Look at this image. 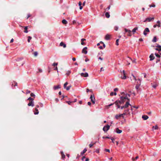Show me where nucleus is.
Segmentation results:
<instances>
[{"instance_id":"nucleus-1","label":"nucleus","mask_w":161,"mask_h":161,"mask_svg":"<svg viewBox=\"0 0 161 161\" xmlns=\"http://www.w3.org/2000/svg\"><path fill=\"white\" fill-rule=\"evenodd\" d=\"M124 30H125V32L128 33V34L127 35L128 36H132L131 31L130 30L127 29L126 28Z\"/></svg>"},{"instance_id":"nucleus-2","label":"nucleus","mask_w":161,"mask_h":161,"mask_svg":"<svg viewBox=\"0 0 161 161\" xmlns=\"http://www.w3.org/2000/svg\"><path fill=\"white\" fill-rule=\"evenodd\" d=\"M125 114H116L115 115V118L118 119L119 118L121 117H122L123 118H124V115H125Z\"/></svg>"},{"instance_id":"nucleus-3","label":"nucleus","mask_w":161,"mask_h":161,"mask_svg":"<svg viewBox=\"0 0 161 161\" xmlns=\"http://www.w3.org/2000/svg\"><path fill=\"white\" fill-rule=\"evenodd\" d=\"M120 99L121 101H123V103H124L125 102V100L126 99H127L128 101H130V99L126 97L121 96L120 97Z\"/></svg>"},{"instance_id":"nucleus-4","label":"nucleus","mask_w":161,"mask_h":161,"mask_svg":"<svg viewBox=\"0 0 161 161\" xmlns=\"http://www.w3.org/2000/svg\"><path fill=\"white\" fill-rule=\"evenodd\" d=\"M154 19V17L152 18H146L145 20L144 21V22H146L147 21V22H150L151 20H153Z\"/></svg>"},{"instance_id":"nucleus-5","label":"nucleus","mask_w":161,"mask_h":161,"mask_svg":"<svg viewBox=\"0 0 161 161\" xmlns=\"http://www.w3.org/2000/svg\"><path fill=\"white\" fill-rule=\"evenodd\" d=\"M110 128V126L107 125L106 126H104L103 128V130L104 131H108Z\"/></svg>"},{"instance_id":"nucleus-6","label":"nucleus","mask_w":161,"mask_h":161,"mask_svg":"<svg viewBox=\"0 0 161 161\" xmlns=\"http://www.w3.org/2000/svg\"><path fill=\"white\" fill-rule=\"evenodd\" d=\"M68 84V83L67 82H65L64 85V88L66 89L67 90H69L70 89V86H68L66 87L67 85Z\"/></svg>"},{"instance_id":"nucleus-7","label":"nucleus","mask_w":161,"mask_h":161,"mask_svg":"<svg viewBox=\"0 0 161 161\" xmlns=\"http://www.w3.org/2000/svg\"><path fill=\"white\" fill-rule=\"evenodd\" d=\"M150 32V31L148 28H146L145 29L144 31L143 32V34L145 36H146L147 35V32Z\"/></svg>"},{"instance_id":"nucleus-8","label":"nucleus","mask_w":161,"mask_h":161,"mask_svg":"<svg viewBox=\"0 0 161 161\" xmlns=\"http://www.w3.org/2000/svg\"><path fill=\"white\" fill-rule=\"evenodd\" d=\"M158 85V84L154 82L153 83H151L152 86L154 88H155Z\"/></svg>"},{"instance_id":"nucleus-9","label":"nucleus","mask_w":161,"mask_h":161,"mask_svg":"<svg viewBox=\"0 0 161 161\" xmlns=\"http://www.w3.org/2000/svg\"><path fill=\"white\" fill-rule=\"evenodd\" d=\"M123 114H125V115H127L128 114L130 115V113L129 112V109H127L124 110V112Z\"/></svg>"},{"instance_id":"nucleus-10","label":"nucleus","mask_w":161,"mask_h":161,"mask_svg":"<svg viewBox=\"0 0 161 161\" xmlns=\"http://www.w3.org/2000/svg\"><path fill=\"white\" fill-rule=\"evenodd\" d=\"M80 75L81 76L84 77H87L88 76V74L87 73H81L80 74Z\"/></svg>"},{"instance_id":"nucleus-11","label":"nucleus","mask_w":161,"mask_h":161,"mask_svg":"<svg viewBox=\"0 0 161 161\" xmlns=\"http://www.w3.org/2000/svg\"><path fill=\"white\" fill-rule=\"evenodd\" d=\"M28 105L29 106H31L33 107L34 106V102L33 101H30L29 103L28 104Z\"/></svg>"},{"instance_id":"nucleus-12","label":"nucleus","mask_w":161,"mask_h":161,"mask_svg":"<svg viewBox=\"0 0 161 161\" xmlns=\"http://www.w3.org/2000/svg\"><path fill=\"white\" fill-rule=\"evenodd\" d=\"M114 104H115V105L118 108H120V106L119 105V103L118 102L117 100L115 101Z\"/></svg>"},{"instance_id":"nucleus-13","label":"nucleus","mask_w":161,"mask_h":161,"mask_svg":"<svg viewBox=\"0 0 161 161\" xmlns=\"http://www.w3.org/2000/svg\"><path fill=\"white\" fill-rule=\"evenodd\" d=\"M129 101H128L126 102L125 104L124 105L125 108H127L129 105L131 106V105L129 103Z\"/></svg>"},{"instance_id":"nucleus-14","label":"nucleus","mask_w":161,"mask_h":161,"mask_svg":"<svg viewBox=\"0 0 161 161\" xmlns=\"http://www.w3.org/2000/svg\"><path fill=\"white\" fill-rule=\"evenodd\" d=\"M123 76H121V78L123 79H125L126 78V74L125 72V71L124 70H123Z\"/></svg>"},{"instance_id":"nucleus-15","label":"nucleus","mask_w":161,"mask_h":161,"mask_svg":"<svg viewBox=\"0 0 161 161\" xmlns=\"http://www.w3.org/2000/svg\"><path fill=\"white\" fill-rule=\"evenodd\" d=\"M61 88L60 86V85H58L57 86H54L53 87V89L54 90H56L57 89L60 88Z\"/></svg>"},{"instance_id":"nucleus-16","label":"nucleus","mask_w":161,"mask_h":161,"mask_svg":"<svg viewBox=\"0 0 161 161\" xmlns=\"http://www.w3.org/2000/svg\"><path fill=\"white\" fill-rule=\"evenodd\" d=\"M60 46L63 47L65 48L66 47V45L64 44L63 42H61L60 43Z\"/></svg>"},{"instance_id":"nucleus-17","label":"nucleus","mask_w":161,"mask_h":161,"mask_svg":"<svg viewBox=\"0 0 161 161\" xmlns=\"http://www.w3.org/2000/svg\"><path fill=\"white\" fill-rule=\"evenodd\" d=\"M149 58H150V60H153L155 57L153 56V54H151Z\"/></svg>"},{"instance_id":"nucleus-18","label":"nucleus","mask_w":161,"mask_h":161,"mask_svg":"<svg viewBox=\"0 0 161 161\" xmlns=\"http://www.w3.org/2000/svg\"><path fill=\"white\" fill-rule=\"evenodd\" d=\"M138 29V27H135L132 30V32H133V34H134L136 32V31Z\"/></svg>"},{"instance_id":"nucleus-19","label":"nucleus","mask_w":161,"mask_h":161,"mask_svg":"<svg viewBox=\"0 0 161 161\" xmlns=\"http://www.w3.org/2000/svg\"><path fill=\"white\" fill-rule=\"evenodd\" d=\"M86 40V39L84 38H82L81 39V44L82 45H84L86 43L84 42V41Z\"/></svg>"},{"instance_id":"nucleus-20","label":"nucleus","mask_w":161,"mask_h":161,"mask_svg":"<svg viewBox=\"0 0 161 161\" xmlns=\"http://www.w3.org/2000/svg\"><path fill=\"white\" fill-rule=\"evenodd\" d=\"M110 36L109 35L107 34L105 37V39L106 40H109L110 39Z\"/></svg>"},{"instance_id":"nucleus-21","label":"nucleus","mask_w":161,"mask_h":161,"mask_svg":"<svg viewBox=\"0 0 161 161\" xmlns=\"http://www.w3.org/2000/svg\"><path fill=\"white\" fill-rule=\"evenodd\" d=\"M142 118L144 120H146L148 118V117L147 115H143L142 116Z\"/></svg>"},{"instance_id":"nucleus-22","label":"nucleus","mask_w":161,"mask_h":161,"mask_svg":"<svg viewBox=\"0 0 161 161\" xmlns=\"http://www.w3.org/2000/svg\"><path fill=\"white\" fill-rule=\"evenodd\" d=\"M90 98L91 99V101H92V103L93 104H95V100H93V96H92V95H91L90 97Z\"/></svg>"},{"instance_id":"nucleus-23","label":"nucleus","mask_w":161,"mask_h":161,"mask_svg":"<svg viewBox=\"0 0 161 161\" xmlns=\"http://www.w3.org/2000/svg\"><path fill=\"white\" fill-rule=\"evenodd\" d=\"M122 132V130H119L118 128H117L116 129V132L117 133H119V134L121 133Z\"/></svg>"},{"instance_id":"nucleus-24","label":"nucleus","mask_w":161,"mask_h":161,"mask_svg":"<svg viewBox=\"0 0 161 161\" xmlns=\"http://www.w3.org/2000/svg\"><path fill=\"white\" fill-rule=\"evenodd\" d=\"M79 5L80 6V9L81 10L83 8V6H81L82 3L80 1L79 2Z\"/></svg>"},{"instance_id":"nucleus-25","label":"nucleus","mask_w":161,"mask_h":161,"mask_svg":"<svg viewBox=\"0 0 161 161\" xmlns=\"http://www.w3.org/2000/svg\"><path fill=\"white\" fill-rule=\"evenodd\" d=\"M87 151V149L86 148H85L82 152H81L80 153V155H83Z\"/></svg>"},{"instance_id":"nucleus-26","label":"nucleus","mask_w":161,"mask_h":161,"mask_svg":"<svg viewBox=\"0 0 161 161\" xmlns=\"http://www.w3.org/2000/svg\"><path fill=\"white\" fill-rule=\"evenodd\" d=\"M62 23L64 25H66L67 23V21L65 19H63L62 20Z\"/></svg>"},{"instance_id":"nucleus-27","label":"nucleus","mask_w":161,"mask_h":161,"mask_svg":"<svg viewBox=\"0 0 161 161\" xmlns=\"http://www.w3.org/2000/svg\"><path fill=\"white\" fill-rule=\"evenodd\" d=\"M61 154L62 156V158L63 159H64L65 157V155L64 154L63 152L62 151L61 152Z\"/></svg>"},{"instance_id":"nucleus-28","label":"nucleus","mask_w":161,"mask_h":161,"mask_svg":"<svg viewBox=\"0 0 161 161\" xmlns=\"http://www.w3.org/2000/svg\"><path fill=\"white\" fill-rule=\"evenodd\" d=\"M137 84H136L135 87L137 90H138L140 86V84H139V83L138 82H137Z\"/></svg>"},{"instance_id":"nucleus-29","label":"nucleus","mask_w":161,"mask_h":161,"mask_svg":"<svg viewBox=\"0 0 161 161\" xmlns=\"http://www.w3.org/2000/svg\"><path fill=\"white\" fill-rule=\"evenodd\" d=\"M25 31H24V32L26 33H27L28 32V31H27L28 27L27 26H25L24 27Z\"/></svg>"},{"instance_id":"nucleus-30","label":"nucleus","mask_w":161,"mask_h":161,"mask_svg":"<svg viewBox=\"0 0 161 161\" xmlns=\"http://www.w3.org/2000/svg\"><path fill=\"white\" fill-rule=\"evenodd\" d=\"M105 16L107 18H108L110 17V14H109L108 12H106V13H105Z\"/></svg>"},{"instance_id":"nucleus-31","label":"nucleus","mask_w":161,"mask_h":161,"mask_svg":"<svg viewBox=\"0 0 161 161\" xmlns=\"http://www.w3.org/2000/svg\"><path fill=\"white\" fill-rule=\"evenodd\" d=\"M35 110L36 111L34 112V114H37L39 113V111L36 108L35 109Z\"/></svg>"},{"instance_id":"nucleus-32","label":"nucleus","mask_w":161,"mask_h":161,"mask_svg":"<svg viewBox=\"0 0 161 161\" xmlns=\"http://www.w3.org/2000/svg\"><path fill=\"white\" fill-rule=\"evenodd\" d=\"M82 52L83 53H84L85 54H86L87 53V51L86 50L82 49Z\"/></svg>"},{"instance_id":"nucleus-33","label":"nucleus","mask_w":161,"mask_h":161,"mask_svg":"<svg viewBox=\"0 0 161 161\" xmlns=\"http://www.w3.org/2000/svg\"><path fill=\"white\" fill-rule=\"evenodd\" d=\"M138 158H139V157L138 156H137L135 158H132V159L133 161H134L135 160H137Z\"/></svg>"},{"instance_id":"nucleus-34","label":"nucleus","mask_w":161,"mask_h":161,"mask_svg":"<svg viewBox=\"0 0 161 161\" xmlns=\"http://www.w3.org/2000/svg\"><path fill=\"white\" fill-rule=\"evenodd\" d=\"M153 42H156L157 41V38L156 36H154L152 40Z\"/></svg>"},{"instance_id":"nucleus-35","label":"nucleus","mask_w":161,"mask_h":161,"mask_svg":"<svg viewBox=\"0 0 161 161\" xmlns=\"http://www.w3.org/2000/svg\"><path fill=\"white\" fill-rule=\"evenodd\" d=\"M117 101L118 102V103H119V104H123V103H123V101H121V100H117Z\"/></svg>"},{"instance_id":"nucleus-36","label":"nucleus","mask_w":161,"mask_h":161,"mask_svg":"<svg viewBox=\"0 0 161 161\" xmlns=\"http://www.w3.org/2000/svg\"><path fill=\"white\" fill-rule=\"evenodd\" d=\"M158 127L157 125H155V126H153V128H154L155 130H157L158 129Z\"/></svg>"},{"instance_id":"nucleus-37","label":"nucleus","mask_w":161,"mask_h":161,"mask_svg":"<svg viewBox=\"0 0 161 161\" xmlns=\"http://www.w3.org/2000/svg\"><path fill=\"white\" fill-rule=\"evenodd\" d=\"M32 37H31L30 36H29L28 37V42H29L31 40V39Z\"/></svg>"},{"instance_id":"nucleus-38","label":"nucleus","mask_w":161,"mask_h":161,"mask_svg":"<svg viewBox=\"0 0 161 161\" xmlns=\"http://www.w3.org/2000/svg\"><path fill=\"white\" fill-rule=\"evenodd\" d=\"M33 54L35 57H36L38 55V53L37 52H34Z\"/></svg>"},{"instance_id":"nucleus-39","label":"nucleus","mask_w":161,"mask_h":161,"mask_svg":"<svg viewBox=\"0 0 161 161\" xmlns=\"http://www.w3.org/2000/svg\"><path fill=\"white\" fill-rule=\"evenodd\" d=\"M77 24V22L76 20H74L73 21L72 24L73 25H76Z\"/></svg>"},{"instance_id":"nucleus-40","label":"nucleus","mask_w":161,"mask_h":161,"mask_svg":"<svg viewBox=\"0 0 161 161\" xmlns=\"http://www.w3.org/2000/svg\"><path fill=\"white\" fill-rule=\"evenodd\" d=\"M28 100H29L30 101H33L34 100V99L31 98V97H30L28 99Z\"/></svg>"},{"instance_id":"nucleus-41","label":"nucleus","mask_w":161,"mask_h":161,"mask_svg":"<svg viewBox=\"0 0 161 161\" xmlns=\"http://www.w3.org/2000/svg\"><path fill=\"white\" fill-rule=\"evenodd\" d=\"M156 47H157L159 49V50H160L161 51V46L159 45L158 44H157V46Z\"/></svg>"},{"instance_id":"nucleus-42","label":"nucleus","mask_w":161,"mask_h":161,"mask_svg":"<svg viewBox=\"0 0 161 161\" xmlns=\"http://www.w3.org/2000/svg\"><path fill=\"white\" fill-rule=\"evenodd\" d=\"M157 24H158L157 25V26L158 27H160V21H157Z\"/></svg>"},{"instance_id":"nucleus-43","label":"nucleus","mask_w":161,"mask_h":161,"mask_svg":"<svg viewBox=\"0 0 161 161\" xmlns=\"http://www.w3.org/2000/svg\"><path fill=\"white\" fill-rule=\"evenodd\" d=\"M155 55H156V56L158 58H160V56L158 54H157V53H155Z\"/></svg>"},{"instance_id":"nucleus-44","label":"nucleus","mask_w":161,"mask_h":161,"mask_svg":"<svg viewBox=\"0 0 161 161\" xmlns=\"http://www.w3.org/2000/svg\"><path fill=\"white\" fill-rule=\"evenodd\" d=\"M149 6L150 7H155V5L153 4H152V5H149Z\"/></svg>"},{"instance_id":"nucleus-45","label":"nucleus","mask_w":161,"mask_h":161,"mask_svg":"<svg viewBox=\"0 0 161 161\" xmlns=\"http://www.w3.org/2000/svg\"><path fill=\"white\" fill-rule=\"evenodd\" d=\"M119 39H118L117 40H116V45H117V46H118L119 45Z\"/></svg>"},{"instance_id":"nucleus-46","label":"nucleus","mask_w":161,"mask_h":161,"mask_svg":"<svg viewBox=\"0 0 161 161\" xmlns=\"http://www.w3.org/2000/svg\"><path fill=\"white\" fill-rule=\"evenodd\" d=\"M114 104V103H111V104H110L109 105H107V107L108 108L110 106H112Z\"/></svg>"},{"instance_id":"nucleus-47","label":"nucleus","mask_w":161,"mask_h":161,"mask_svg":"<svg viewBox=\"0 0 161 161\" xmlns=\"http://www.w3.org/2000/svg\"><path fill=\"white\" fill-rule=\"evenodd\" d=\"M118 27L117 26H115L114 27V29L115 30L117 31L118 30Z\"/></svg>"},{"instance_id":"nucleus-48","label":"nucleus","mask_w":161,"mask_h":161,"mask_svg":"<svg viewBox=\"0 0 161 161\" xmlns=\"http://www.w3.org/2000/svg\"><path fill=\"white\" fill-rule=\"evenodd\" d=\"M58 65V63H54L53 64V66H56Z\"/></svg>"},{"instance_id":"nucleus-49","label":"nucleus","mask_w":161,"mask_h":161,"mask_svg":"<svg viewBox=\"0 0 161 161\" xmlns=\"http://www.w3.org/2000/svg\"><path fill=\"white\" fill-rule=\"evenodd\" d=\"M31 97H34V98H35V95L33 93H31Z\"/></svg>"},{"instance_id":"nucleus-50","label":"nucleus","mask_w":161,"mask_h":161,"mask_svg":"<svg viewBox=\"0 0 161 161\" xmlns=\"http://www.w3.org/2000/svg\"><path fill=\"white\" fill-rule=\"evenodd\" d=\"M86 159V157L85 156H83L81 159L82 161H85V159Z\"/></svg>"},{"instance_id":"nucleus-51","label":"nucleus","mask_w":161,"mask_h":161,"mask_svg":"<svg viewBox=\"0 0 161 161\" xmlns=\"http://www.w3.org/2000/svg\"><path fill=\"white\" fill-rule=\"evenodd\" d=\"M111 140H112V142H113V143H114V139L112 137V138H110Z\"/></svg>"},{"instance_id":"nucleus-52","label":"nucleus","mask_w":161,"mask_h":161,"mask_svg":"<svg viewBox=\"0 0 161 161\" xmlns=\"http://www.w3.org/2000/svg\"><path fill=\"white\" fill-rule=\"evenodd\" d=\"M105 151L106 152H109V153L110 152V150L108 149H105Z\"/></svg>"},{"instance_id":"nucleus-53","label":"nucleus","mask_w":161,"mask_h":161,"mask_svg":"<svg viewBox=\"0 0 161 161\" xmlns=\"http://www.w3.org/2000/svg\"><path fill=\"white\" fill-rule=\"evenodd\" d=\"M95 143H94L93 144H90L89 145V147L90 148H91V147H92L93 146V145L95 144Z\"/></svg>"},{"instance_id":"nucleus-54","label":"nucleus","mask_w":161,"mask_h":161,"mask_svg":"<svg viewBox=\"0 0 161 161\" xmlns=\"http://www.w3.org/2000/svg\"><path fill=\"white\" fill-rule=\"evenodd\" d=\"M132 62L133 63H136V59H134L133 60H132Z\"/></svg>"},{"instance_id":"nucleus-55","label":"nucleus","mask_w":161,"mask_h":161,"mask_svg":"<svg viewBox=\"0 0 161 161\" xmlns=\"http://www.w3.org/2000/svg\"><path fill=\"white\" fill-rule=\"evenodd\" d=\"M103 138H108V139H110V137H108V136H106V137H104V136H103Z\"/></svg>"},{"instance_id":"nucleus-56","label":"nucleus","mask_w":161,"mask_h":161,"mask_svg":"<svg viewBox=\"0 0 161 161\" xmlns=\"http://www.w3.org/2000/svg\"><path fill=\"white\" fill-rule=\"evenodd\" d=\"M125 108V106H122L121 107V109H123V108Z\"/></svg>"},{"instance_id":"nucleus-57","label":"nucleus","mask_w":161,"mask_h":161,"mask_svg":"<svg viewBox=\"0 0 161 161\" xmlns=\"http://www.w3.org/2000/svg\"><path fill=\"white\" fill-rule=\"evenodd\" d=\"M110 6H109L108 7H107L106 8V10H109L110 9Z\"/></svg>"},{"instance_id":"nucleus-58","label":"nucleus","mask_w":161,"mask_h":161,"mask_svg":"<svg viewBox=\"0 0 161 161\" xmlns=\"http://www.w3.org/2000/svg\"><path fill=\"white\" fill-rule=\"evenodd\" d=\"M114 95V93L113 92H111L110 94V95L111 96H113Z\"/></svg>"},{"instance_id":"nucleus-59","label":"nucleus","mask_w":161,"mask_h":161,"mask_svg":"<svg viewBox=\"0 0 161 161\" xmlns=\"http://www.w3.org/2000/svg\"><path fill=\"white\" fill-rule=\"evenodd\" d=\"M118 88H115V89H114V91H118Z\"/></svg>"},{"instance_id":"nucleus-60","label":"nucleus","mask_w":161,"mask_h":161,"mask_svg":"<svg viewBox=\"0 0 161 161\" xmlns=\"http://www.w3.org/2000/svg\"><path fill=\"white\" fill-rule=\"evenodd\" d=\"M86 3V2L84 1L82 4V6L85 5Z\"/></svg>"},{"instance_id":"nucleus-61","label":"nucleus","mask_w":161,"mask_h":161,"mask_svg":"<svg viewBox=\"0 0 161 161\" xmlns=\"http://www.w3.org/2000/svg\"><path fill=\"white\" fill-rule=\"evenodd\" d=\"M66 103H67L69 105L70 104V101H66Z\"/></svg>"},{"instance_id":"nucleus-62","label":"nucleus","mask_w":161,"mask_h":161,"mask_svg":"<svg viewBox=\"0 0 161 161\" xmlns=\"http://www.w3.org/2000/svg\"><path fill=\"white\" fill-rule=\"evenodd\" d=\"M38 70H39V72L41 73V72H42V69H38Z\"/></svg>"},{"instance_id":"nucleus-63","label":"nucleus","mask_w":161,"mask_h":161,"mask_svg":"<svg viewBox=\"0 0 161 161\" xmlns=\"http://www.w3.org/2000/svg\"><path fill=\"white\" fill-rule=\"evenodd\" d=\"M30 93V91H29V90H27L26 91V93L27 94H28V93Z\"/></svg>"},{"instance_id":"nucleus-64","label":"nucleus","mask_w":161,"mask_h":161,"mask_svg":"<svg viewBox=\"0 0 161 161\" xmlns=\"http://www.w3.org/2000/svg\"><path fill=\"white\" fill-rule=\"evenodd\" d=\"M89 159L88 158H86L85 159V161H89Z\"/></svg>"}]
</instances>
